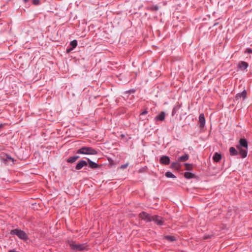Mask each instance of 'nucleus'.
I'll return each mask as SVG.
<instances>
[{
  "label": "nucleus",
  "mask_w": 252,
  "mask_h": 252,
  "mask_svg": "<svg viewBox=\"0 0 252 252\" xmlns=\"http://www.w3.org/2000/svg\"><path fill=\"white\" fill-rule=\"evenodd\" d=\"M77 154L94 155H96L97 152L92 147H83L77 150Z\"/></svg>",
  "instance_id": "f257e3e1"
},
{
  "label": "nucleus",
  "mask_w": 252,
  "mask_h": 252,
  "mask_svg": "<svg viewBox=\"0 0 252 252\" xmlns=\"http://www.w3.org/2000/svg\"><path fill=\"white\" fill-rule=\"evenodd\" d=\"M10 234L11 235H16L19 238L26 240L28 239V235L27 234L23 231L18 229H15L11 230Z\"/></svg>",
  "instance_id": "f03ea898"
},
{
  "label": "nucleus",
  "mask_w": 252,
  "mask_h": 252,
  "mask_svg": "<svg viewBox=\"0 0 252 252\" xmlns=\"http://www.w3.org/2000/svg\"><path fill=\"white\" fill-rule=\"evenodd\" d=\"M68 244L71 248L74 250L82 251L85 250L86 247L85 244H76L72 241H69Z\"/></svg>",
  "instance_id": "7ed1b4c3"
},
{
  "label": "nucleus",
  "mask_w": 252,
  "mask_h": 252,
  "mask_svg": "<svg viewBox=\"0 0 252 252\" xmlns=\"http://www.w3.org/2000/svg\"><path fill=\"white\" fill-rule=\"evenodd\" d=\"M140 219L146 222H150L152 220V216L145 212H142L139 215Z\"/></svg>",
  "instance_id": "20e7f679"
},
{
  "label": "nucleus",
  "mask_w": 252,
  "mask_h": 252,
  "mask_svg": "<svg viewBox=\"0 0 252 252\" xmlns=\"http://www.w3.org/2000/svg\"><path fill=\"white\" fill-rule=\"evenodd\" d=\"M152 221H153L158 225H162L164 222V219L161 217L156 215L152 216Z\"/></svg>",
  "instance_id": "39448f33"
},
{
  "label": "nucleus",
  "mask_w": 252,
  "mask_h": 252,
  "mask_svg": "<svg viewBox=\"0 0 252 252\" xmlns=\"http://www.w3.org/2000/svg\"><path fill=\"white\" fill-rule=\"evenodd\" d=\"M199 126L203 128L205 125V119L203 114H201L199 117Z\"/></svg>",
  "instance_id": "423d86ee"
},
{
  "label": "nucleus",
  "mask_w": 252,
  "mask_h": 252,
  "mask_svg": "<svg viewBox=\"0 0 252 252\" xmlns=\"http://www.w3.org/2000/svg\"><path fill=\"white\" fill-rule=\"evenodd\" d=\"M160 162L163 164L168 165L170 163V158L167 156H162L160 158Z\"/></svg>",
  "instance_id": "0eeeda50"
},
{
  "label": "nucleus",
  "mask_w": 252,
  "mask_h": 252,
  "mask_svg": "<svg viewBox=\"0 0 252 252\" xmlns=\"http://www.w3.org/2000/svg\"><path fill=\"white\" fill-rule=\"evenodd\" d=\"M246 96L247 92L245 90H244L241 93H239L237 94L235 98L236 99H239L241 98L244 99L246 97Z\"/></svg>",
  "instance_id": "6e6552de"
},
{
  "label": "nucleus",
  "mask_w": 252,
  "mask_h": 252,
  "mask_svg": "<svg viewBox=\"0 0 252 252\" xmlns=\"http://www.w3.org/2000/svg\"><path fill=\"white\" fill-rule=\"evenodd\" d=\"M237 148L239 150V153L241 155L242 158H245L247 157V151L245 149H242L240 146H237Z\"/></svg>",
  "instance_id": "1a4fd4ad"
},
{
  "label": "nucleus",
  "mask_w": 252,
  "mask_h": 252,
  "mask_svg": "<svg viewBox=\"0 0 252 252\" xmlns=\"http://www.w3.org/2000/svg\"><path fill=\"white\" fill-rule=\"evenodd\" d=\"M87 165V163L85 160H81L79 162L76 166V169L79 170L81 169L83 167Z\"/></svg>",
  "instance_id": "9d476101"
},
{
  "label": "nucleus",
  "mask_w": 252,
  "mask_h": 252,
  "mask_svg": "<svg viewBox=\"0 0 252 252\" xmlns=\"http://www.w3.org/2000/svg\"><path fill=\"white\" fill-rule=\"evenodd\" d=\"M238 67L241 70H245L248 67V64L245 62L241 61L239 63Z\"/></svg>",
  "instance_id": "9b49d317"
},
{
  "label": "nucleus",
  "mask_w": 252,
  "mask_h": 252,
  "mask_svg": "<svg viewBox=\"0 0 252 252\" xmlns=\"http://www.w3.org/2000/svg\"><path fill=\"white\" fill-rule=\"evenodd\" d=\"M89 165L92 168H97L99 167V165L97 164L96 163L91 161L89 158H87Z\"/></svg>",
  "instance_id": "f8f14e48"
},
{
  "label": "nucleus",
  "mask_w": 252,
  "mask_h": 252,
  "mask_svg": "<svg viewBox=\"0 0 252 252\" xmlns=\"http://www.w3.org/2000/svg\"><path fill=\"white\" fill-rule=\"evenodd\" d=\"M165 118V113L164 112H161L158 116L156 117V120L162 121Z\"/></svg>",
  "instance_id": "ddd939ff"
},
{
  "label": "nucleus",
  "mask_w": 252,
  "mask_h": 252,
  "mask_svg": "<svg viewBox=\"0 0 252 252\" xmlns=\"http://www.w3.org/2000/svg\"><path fill=\"white\" fill-rule=\"evenodd\" d=\"M119 80L122 83H126L129 81V79L126 77V75L123 74H121L119 76Z\"/></svg>",
  "instance_id": "4468645a"
},
{
  "label": "nucleus",
  "mask_w": 252,
  "mask_h": 252,
  "mask_svg": "<svg viewBox=\"0 0 252 252\" xmlns=\"http://www.w3.org/2000/svg\"><path fill=\"white\" fill-rule=\"evenodd\" d=\"M221 155L218 153H215L213 157V160L216 162H219L220 160V159H221Z\"/></svg>",
  "instance_id": "2eb2a0df"
},
{
  "label": "nucleus",
  "mask_w": 252,
  "mask_h": 252,
  "mask_svg": "<svg viewBox=\"0 0 252 252\" xmlns=\"http://www.w3.org/2000/svg\"><path fill=\"white\" fill-rule=\"evenodd\" d=\"M189 158V156L188 154H185V155L180 157L178 159V161L179 162H184L187 161Z\"/></svg>",
  "instance_id": "dca6fc26"
},
{
  "label": "nucleus",
  "mask_w": 252,
  "mask_h": 252,
  "mask_svg": "<svg viewBox=\"0 0 252 252\" xmlns=\"http://www.w3.org/2000/svg\"><path fill=\"white\" fill-rule=\"evenodd\" d=\"M70 45L72 46V48L69 49H67V52L68 53L73 48H75L77 46V41L76 40H74L70 42Z\"/></svg>",
  "instance_id": "f3484780"
},
{
  "label": "nucleus",
  "mask_w": 252,
  "mask_h": 252,
  "mask_svg": "<svg viewBox=\"0 0 252 252\" xmlns=\"http://www.w3.org/2000/svg\"><path fill=\"white\" fill-rule=\"evenodd\" d=\"M79 158V157L78 156H73V157H71L68 158L66 160V161L68 162L73 163V162H75Z\"/></svg>",
  "instance_id": "a211bd4d"
},
{
  "label": "nucleus",
  "mask_w": 252,
  "mask_h": 252,
  "mask_svg": "<svg viewBox=\"0 0 252 252\" xmlns=\"http://www.w3.org/2000/svg\"><path fill=\"white\" fill-rule=\"evenodd\" d=\"M240 147L242 146L246 149L248 148V143L245 139H241L240 140Z\"/></svg>",
  "instance_id": "6ab92c4d"
},
{
  "label": "nucleus",
  "mask_w": 252,
  "mask_h": 252,
  "mask_svg": "<svg viewBox=\"0 0 252 252\" xmlns=\"http://www.w3.org/2000/svg\"><path fill=\"white\" fill-rule=\"evenodd\" d=\"M184 176L187 179H191L194 177V175L190 172H185L184 174Z\"/></svg>",
  "instance_id": "aec40b11"
},
{
  "label": "nucleus",
  "mask_w": 252,
  "mask_h": 252,
  "mask_svg": "<svg viewBox=\"0 0 252 252\" xmlns=\"http://www.w3.org/2000/svg\"><path fill=\"white\" fill-rule=\"evenodd\" d=\"M229 152H230V154L231 156H235V155H237V154H238V152L236 151V150L234 147H231L229 148Z\"/></svg>",
  "instance_id": "412c9836"
},
{
  "label": "nucleus",
  "mask_w": 252,
  "mask_h": 252,
  "mask_svg": "<svg viewBox=\"0 0 252 252\" xmlns=\"http://www.w3.org/2000/svg\"><path fill=\"white\" fill-rule=\"evenodd\" d=\"M147 9L153 11H156L158 10V7L157 5L149 6Z\"/></svg>",
  "instance_id": "4be33fe9"
},
{
  "label": "nucleus",
  "mask_w": 252,
  "mask_h": 252,
  "mask_svg": "<svg viewBox=\"0 0 252 252\" xmlns=\"http://www.w3.org/2000/svg\"><path fill=\"white\" fill-rule=\"evenodd\" d=\"M180 167V164L178 162H173L171 164V167L173 168H175L176 169H179Z\"/></svg>",
  "instance_id": "5701e85b"
},
{
  "label": "nucleus",
  "mask_w": 252,
  "mask_h": 252,
  "mask_svg": "<svg viewBox=\"0 0 252 252\" xmlns=\"http://www.w3.org/2000/svg\"><path fill=\"white\" fill-rule=\"evenodd\" d=\"M147 113L148 112L147 110H144L143 112H142L140 115V119L143 121L145 119L144 116H145Z\"/></svg>",
  "instance_id": "b1692460"
},
{
  "label": "nucleus",
  "mask_w": 252,
  "mask_h": 252,
  "mask_svg": "<svg viewBox=\"0 0 252 252\" xmlns=\"http://www.w3.org/2000/svg\"><path fill=\"white\" fill-rule=\"evenodd\" d=\"M165 176L167 177V178H175L176 177L175 176V175L174 174H173L171 172H167L166 173H165Z\"/></svg>",
  "instance_id": "393cba45"
},
{
  "label": "nucleus",
  "mask_w": 252,
  "mask_h": 252,
  "mask_svg": "<svg viewBox=\"0 0 252 252\" xmlns=\"http://www.w3.org/2000/svg\"><path fill=\"white\" fill-rule=\"evenodd\" d=\"M165 239L170 242H173L175 240V238L174 236H166Z\"/></svg>",
  "instance_id": "a878e982"
},
{
  "label": "nucleus",
  "mask_w": 252,
  "mask_h": 252,
  "mask_svg": "<svg viewBox=\"0 0 252 252\" xmlns=\"http://www.w3.org/2000/svg\"><path fill=\"white\" fill-rule=\"evenodd\" d=\"M186 169L187 170H190L192 169V165L190 164L185 163V164Z\"/></svg>",
  "instance_id": "bb28decb"
},
{
  "label": "nucleus",
  "mask_w": 252,
  "mask_h": 252,
  "mask_svg": "<svg viewBox=\"0 0 252 252\" xmlns=\"http://www.w3.org/2000/svg\"><path fill=\"white\" fill-rule=\"evenodd\" d=\"M40 3L39 0H33V3L35 5H38Z\"/></svg>",
  "instance_id": "cd10ccee"
},
{
  "label": "nucleus",
  "mask_w": 252,
  "mask_h": 252,
  "mask_svg": "<svg viewBox=\"0 0 252 252\" xmlns=\"http://www.w3.org/2000/svg\"><path fill=\"white\" fill-rule=\"evenodd\" d=\"M128 166V163H126V164L122 165L121 167V168L122 169H125Z\"/></svg>",
  "instance_id": "c85d7f7f"
},
{
  "label": "nucleus",
  "mask_w": 252,
  "mask_h": 252,
  "mask_svg": "<svg viewBox=\"0 0 252 252\" xmlns=\"http://www.w3.org/2000/svg\"><path fill=\"white\" fill-rule=\"evenodd\" d=\"M246 52L248 53H251L252 52V50L250 48H248L246 49Z\"/></svg>",
  "instance_id": "c756f323"
},
{
  "label": "nucleus",
  "mask_w": 252,
  "mask_h": 252,
  "mask_svg": "<svg viewBox=\"0 0 252 252\" xmlns=\"http://www.w3.org/2000/svg\"><path fill=\"white\" fill-rule=\"evenodd\" d=\"M3 127L2 124H0V128H2Z\"/></svg>",
  "instance_id": "7c9ffc66"
},
{
  "label": "nucleus",
  "mask_w": 252,
  "mask_h": 252,
  "mask_svg": "<svg viewBox=\"0 0 252 252\" xmlns=\"http://www.w3.org/2000/svg\"><path fill=\"white\" fill-rule=\"evenodd\" d=\"M9 252H15V251H9Z\"/></svg>",
  "instance_id": "2f4dec72"
},
{
  "label": "nucleus",
  "mask_w": 252,
  "mask_h": 252,
  "mask_svg": "<svg viewBox=\"0 0 252 252\" xmlns=\"http://www.w3.org/2000/svg\"><path fill=\"white\" fill-rule=\"evenodd\" d=\"M24 1L26 2L27 1H28V0H24Z\"/></svg>",
  "instance_id": "473e14b6"
}]
</instances>
